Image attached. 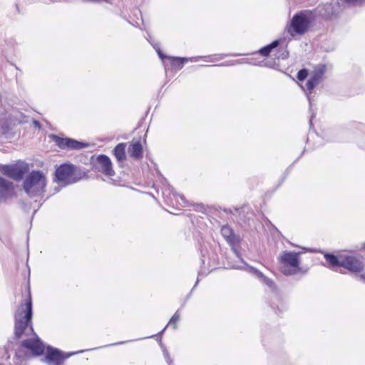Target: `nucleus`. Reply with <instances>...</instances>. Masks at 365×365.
<instances>
[{
  "label": "nucleus",
  "mask_w": 365,
  "mask_h": 365,
  "mask_svg": "<svg viewBox=\"0 0 365 365\" xmlns=\"http://www.w3.org/2000/svg\"><path fill=\"white\" fill-rule=\"evenodd\" d=\"M50 138L61 149L81 150L87 147V144L70 138H61L51 135Z\"/></svg>",
  "instance_id": "obj_8"
},
{
  "label": "nucleus",
  "mask_w": 365,
  "mask_h": 365,
  "mask_svg": "<svg viewBox=\"0 0 365 365\" xmlns=\"http://www.w3.org/2000/svg\"><path fill=\"white\" fill-rule=\"evenodd\" d=\"M250 63L253 64V65L264 66H267L269 68H272L274 64H275V62L274 61L264 62V61H262L259 62L258 63H251V62H250Z\"/></svg>",
  "instance_id": "obj_29"
},
{
  "label": "nucleus",
  "mask_w": 365,
  "mask_h": 365,
  "mask_svg": "<svg viewBox=\"0 0 365 365\" xmlns=\"http://www.w3.org/2000/svg\"><path fill=\"white\" fill-rule=\"evenodd\" d=\"M272 51V50L271 49L269 46L267 44V45L262 47L261 48H259V51H257V53H259L262 56L267 57L269 56V54L271 53Z\"/></svg>",
  "instance_id": "obj_26"
},
{
  "label": "nucleus",
  "mask_w": 365,
  "mask_h": 365,
  "mask_svg": "<svg viewBox=\"0 0 365 365\" xmlns=\"http://www.w3.org/2000/svg\"><path fill=\"white\" fill-rule=\"evenodd\" d=\"M33 317V303L30 289L28 298L22 302L14 313V338L20 339L25 333L26 329L35 335L36 338L24 340L21 347L29 350L33 356H41L44 353L45 346L42 341L34 333L31 324Z\"/></svg>",
  "instance_id": "obj_1"
},
{
  "label": "nucleus",
  "mask_w": 365,
  "mask_h": 365,
  "mask_svg": "<svg viewBox=\"0 0 365 365\" xmlns=\"http://www.w3.org/2000/svg\"><path fill=\"white\" fill-rule=\"evenodd\" d=\"M125 145L124 143H118L113 149V153L118 162H122L126 158Z\"/></svg>",
  "instance_id": "obj_15"
},
{
  "label": "nucleus",
  "mask_w": 365,
  "mask_h": 365,
  "mask_svg": "<svg viewBox=\"0 0 365 365\" xmlns=\"http://www.w3.org/2000/svg\"><path fill=\"white\" fill-rule=\"evenodd\" d=\"M93 166L96 170L101 172L106 176H113L115 175L112 162L106 155L102 154L98 155Z\"/></svg>",
  "instance_id": "obj_9"
},
{
  "label": "nucleus",
  "mask_w": 365,
  "mask_h": 365,
  "mask_svg": "<svg viewBox=\"0 0 365 365\" xmlns=\"http://www.w3.org/2000/svg\"><path fill=\"white\" fill-rule=\"evenodd\" d=\"M10 124L7 119L0 120V135H6L10 131Z\"/></svg>",
  "instance_id": "obj_23"
},
{
  "label": "nucleus",
  "mask_w": 365,
  "mask_h": 365,
  "mask_svg": "<svg viewBox=\"0 0 365 365\" xmlns=\"http://www.w3.org/2000/svg\"><path fill=\"white\" fill-rule=\"evenodd\" d=\"M76 169V167L73 164H61L55 170L53 180L58 183L63 182L66 185L76 182L78 180L72 179Z\"/></svg>",
  "instance_id": "obj_6"
},
{
  "label": "nucleus",
  "mask_w": 365,
  "mask_h": 365,
  "mask_svg": "<svg viewBox=\"0 0 365 365\" xmlns=\"http://www.w3.org/2000/svg\"><path fill=\"white\" fill-rule=\"evenodd\" d=\"M165 329H166V327L165 328H163V329L160 332H159V334H162L163 333V331L165 330Z\"/></svg>",
  "instance_id": "obj_36"
},
{
  "label": "nucleus",
  "mask_w": 365,
  "mask_h": 365,
  "mask_svg": "<svg viewBox=\"0 0 365 365\" xmlns=\"http://www.w3.org/2000/svg\"><path fill=\"white\" fill-rule=\"evenodd\" d=\"M13 192V182L0 177V198L4 200L8 198L11 196Z\"/></svg>",
  "instance_id": "obj_12"
},
{
  "label": "nucleus",
  "mask_w": 365,
  "mask_h": 365,
  "mask_svg": "<svg viewBox=\"0 0 365 365\" xmlns=\"http://www.w3.org/2000/svg\"><path fill=\"white\" fill-rule=\"evenodd\" d=\"M364 248L365 249V243L364 244Z\"/></svg>",
  "instance_id": "obj_39"
},
{
  "label": "nucleus",
  "mask_w": 365,
  "mask_h": 365,
  "mask_svg": "<svg viewBox=\"0 0 365 365\" xmlns=\"http://www.w3.org/2000/svg\"><path fill=\"white\" fill-rule=\"evenodd\" d=\"M0 171L6 176L19 181L28 171L26 165H1Z\"/></svg>",
  "instance_id": "obj_7"
},
{
  "label": "nucleus",
  "mask_w": 365,
  "mask_h": 365,
  "mask_svg": "<svg viewBox=\"0 0 365 365\" xmlns=\"http://www.w3.org/2000/svg\"><path fill=\"white\" fill-rule=\"evenodd\" d=\"M234 252L236 253V255H237V256H239V253L237 252V250H236L235 249H234Z\"/></svg>",
  "instance_id": "obj_37"
},
{
  "label": "nucleus",
  "mask_w": 365,
  "mask_h": 365,
  "mask_svg": "<svg viewBox=\"0 0 365 365\" xmlns=\"http://www.w3.org/2000/svg\"><path fill=\"white\" fill-rule=\"evenodd\" d=\"M32 123L34 124V127L40 130L41 128V123L37 120H33Z\"/></svg>",
  "instance_id": "obj_32"
},
{
  "label": "nucleus",
  "mask_w": 365,
  "mask_h": 365,
  "mask_svg": "<svg viewBox=\"0 0 365 365\" xmlns=\"http://www.w3.org/2000/svg\"><path fill=\"white\" fill-rule=\"evenodd\" d=\"M300 269V267H291L288 265L282 264L280 270L286 276H292L296 274Z\"/></svg>",
  "instance_id": "obj_21"
},
{
  "label": "nucleus",
  "mask_w": 365,
  "mask_h": 365,
  "mask_svg": "<svg viewBox=\"0 0 365 365\" xmlns=\"http://www.w3.org/2000/svg\"><path fill=\"white\" fill-rule=\"evenodd\" d=\"M342 257V255L337 257L331 253H326L324 255V258L326 259L327 262L333 267H341Z\"/></svg>",
  "instance_id": "obj_16"
},
{
  "label": "nucleus",
  "mask_w": 365,
  "mask_h": 365,
  "mask_svg": "<svg viewBox=\"0 0 365 365\" xmlns=\"http://www.w3.org/2000/svg\"><path fill=\"white\" fill-rule=\"evenodd\" d=\"M309 76V70L307 68H302L297 73V78L299 81H304Z\"/></svg>",
  "instance_id": "obj_25"
},
{
  "label": "nucleus",
  "mask_w": 365,
  "mask_h": 365,
  "mask_svg": "<svg viewBox=\"0 0 365 365\" xmlns=\"http://www.w3.org/2000/svg\"><path fill=\"white\" fill-rule=\"evenodd\" d=\"M300 252H283L279 257V260L282 264L288 265L291 267H299V255Z\"/></svg>",
  "instance_id": "obj_11"
},
{
  "label": "nucleus",
  "mask_w": 365,
  "mask_h": 365,
  "mask_svg": "<svg viewBox=\"0 0 365 365\" xmlns=\"http://www.w3.org/2000/svg\"><path fill=\"white\" fill-rule=\"evenodd\" d=\"M285 41H286V38L284 37V38L276 39V40L273 41L272 42H271L270 43H269L268 45L269 46L271 49L273 50V49L277 48L281 44H282Z\"/></svg>",
  "instance_id": "obj_27"
},
{
  "label": "nucleus",
  "mask_w": 365,
  "mask_h": 365,
  "mask_svg": "<svg viewBox=\"0 0 365 365\" xmlns=\"http://www.w3.org/2000/svg\"><path fill=\"white\" fill-rule=\"evenodd\" d=\"M250 269L259 278L262 279L263 283L265 284L267 287H269L271 289L274 288V282L271 279H269L268 277L264 276L260 271H259L258 269H257L252 267H250Z\"/></svg>",
  "instance_id": "obj_18"
},
{
  "label": "nucleus",
  "mask_w": 365,
  "mask_h": 365,
  "mask_svg": "<svg viewBox=\"0 0 365 365\" xmlns=\"http://www.w3.org/2000/svg\"><path fill=\"white\" fill-rule=\"evenodd\" d=\"M190 58L186 57H174L171 56L170 58V65L173 68H178V69H181L184 64L187 63Z\"/></svg>",
  "instance_id": "obj_17"
},
{
  "label": "nucleus",
  "mask_w": 365,
  "mask_h": 365,
  "mask_svg": "<svg viewBox=\"0 0 365 365\" xmlns=\"http://www.w3.org/2000/svg\"><path fill=\"white\" fill-rule=\"evenodd\" d=\"M314 115H312V116H311V118H310V119H309V124H310V126H312V120H313V117H314Z\"/></svg>",
  "instance_id": "obj_35"
},
{
  "label": "nucleus",
  "mask_w": 365,
  "mask_h": 365,
  "mask_svg": "<svg viewBox=\"0 0 365 365\" xmlns=\"http://www.w3.org/2000/svg\"><path fill=\"white\" fill-rule=\"evenodd\" d=\"M359 280L363 281L364 282H365V274H363L359 275Z\"/></svg>",
  "instance_id": "obj_34"
},
{
  "label": "nucleus",
  "mask_w": 365,
  "mask_h": 365,
  "mask_svg": "<svg viewBox=\"0 0 365 365\" xmlns=\"http://www.w3.org/2000/svg\"><path fill=\"white\" fill-rule=\"evenodd\" d=\"M308 100H309V103L311 104V99H310V98H309V97H308Z\"/></svg>",
  "instance_id": "obj_38"
},
{
  "label": "nucleus",
  "mask_w": 365,
  "mask_h": 365,
  "mask_svg": "<svg viewBox=\"0 0 365 365\" xmlns=\"http://www.w3.org/2000/svg\"><path fill=\"white\" fill-rule=\"evenodd\" d=\"M179 320H180V314L178 313V311H177L174 314V315L172 317V318L170 319L168 324H171L173 327V329H177L176 322H178Z\"/></svg>",
  "instance_id": "obj_28"
},
{
  "label": "nucleus",
  "mask_w": 365,
  "mask_h": 365,
  "mask_svg": "<svg viewBox=\"0 0 365 365\" xmlns=\"http://www.w3.org/2000/svg\"><path fill=\"white\" fill-rule=\"evenodd\" d=\"M314 21L315 16L312 10H302L294 14L286 26V31L290 36L288 41L297 35L302 36L308 32Z\"/></svg>",
  "instance_id": "obj_2"
},
{
  "label": "nucleus",
  "mask_w": 365,
  "mask_h": 365,
  "mask_svg": "<svg viewBox=\"0 0 365 365\" xmlns=\"http://www.w3.org/2000/svg\"><path fill=\"white\" fill-rule=\"evenodd\" d=\"M341 267L354 273L362 272L364 267L362 261L354 256H343Z\"/></svg>",
  "instance_id": "obj_10"
},
{
  "label": "nucleus",
  "mask_w": 365,
  "mask_h": 365,
  "mask_svg": "<svg viewBox=\"0 0 365 365\" xmlns=\"http://www.w3.org/2000/svg\"><path fill=\"white\" fill-rule=\"evenodd\" d=\"M76 354V352L65 353L57 348L48 346L42 361L48 365H63L65 359Z\"/></svg>",
  "instance_id": "obj_5"
},
{
  "label": "nucleus",
  "mask_w": 365,
  "mask_h": 365,
  "mask_svg": "<svg viewBox=\"0 0 365 365\" xmlns=\"http://www.w3.org/2000/svg\"><path fill=\"white\" fill-rule=\"evenodd\" d=\"M128 153L130 155L136 159L140 160L143 157V147L140 141H137L130 145Z\"/></svg>",
  "instance_id": "obj_14"
},
{
  "label": "nucleus",
  "mask_w": 365,
  "mask_h": 365,
  "mask_svg": "<svg viewBox=\"0 0 365 365\" xmlns=\"http://www.w3.org/2000/svg\"><path fill=\"white\" fill-rule=\"evenodd\" d=\"M343 9L341 2L336 0L335 3L319 4L312 11L316 20L320 18L324 21H331L336 19Z\"/></svg>",
  "instance_id": "obj_4"
},
{
  "label": "nucleus",
  "mask_w": 365,
  "mask_h": 365,
  "mask_svg": "<svg viewBox=\"0 0 365 365\" xmlns=\"http://www.w3.org/2000/svg\"><path fill=\"white\" fill-rule=\"evenodd\" d=\"M163 352L167 362L169 364V365H171L173 361L169 356L168 351L165 349H164Z\"/></svg>",
  "instance_id": "obj_31"
},
{
  "label": "nucleus",
  "mask_w": 365,
  "mask_h": 365,
  "mask_svg": "<svg viewBox=\"0 0 365 365\" xmlns=\"http://www.w3.org/2000/svg\"><path fill=\"white\" fill-rule=\"evenodd\" d=\"M153 48L155 49L159 58L162 60V61H164L165 59H168L170 60V58L171 56H168L166 54H165L163 51L160 49V44L158 43H156L155 44H153Z\"/></svg>",
  "instance_id": "obj_24"
},
{
  "label": "nucleus",
  "mask_w": 365,
  "mask_h": 365,
  "mask_svg": "<svg viewBox=\"0 0 365 365\" xmlns=\"http://www.w3.org/2000/svg\"><path fill=\"white\" fill-rule=\"evenodd\" d=\"M240 53L222 54V56H238Z\"/></svg>",
  "instance_id": "obj_33"
},
{
  "label": "nucleus",
  "mask_w": 365,
  "mask_h": 365,
  "mask_svg": "<svg viewBox=\"0 0 365 365\" xmlns=\"http://www.w3.org/2000/svg\"><path fill=\"white\" fill-rule=\"evenodd\" d=\"M319 82L320 81L311 75L305 84L307 91H308L309 93H312V91L319 85Z\"/></svg>",
  "instance_id": "obj_22"
},
{
  "label": "nucleus",
  "mask_w": 365,
  "mask_h": 365,
  "mask_svg": "<svg viewBox=\"0 0 365 365\" xmlns=\"http://www.w3.org/2000/svg\"><path fill=\"white\" fill-rule=\"evenodd\" d=\"M221 234L226 241L232 246L240 242L239 236L236 235L233 230L228 225H224L221 228Z\"/></svg>",
  "instance_id": "obj_13"
},
{
  "label": "nucleus",
  "mask_w": 365,
  "mask_h": 365,
  "mask_svg": "<svg viewBox=\"0 0 365 365\" xmlns=\"http://www.w3.org/2000/svg\"><path fill=\"white\" fill-rule=\"evenodd\" d=\"M46 178L40 170H33L24 181V191L30 197H36L41 195L45 191Z\"/></svg>",
  "instance_id": "obj_3"
},
{
  "label": "nucleus",
  "mask_w": 365,
  "mask_h": 365,
  "mask_svg": "<svg viewBox=\"0 0 365 365\" xmlns=\"http://www.w3.org/2000/svg\"><path fill=\"white\" fill-rule=\"evenodd\" d=\"M289 51L285 49L282 52L280 56L278 57V58H281L282 59H287L289 57Z\"/></svg>",
  "instance_id": "obj_30"
},
{
  "label": "nucleus",
  "mask_w": 365,
  "mask_h": 365,
  "mask_svg": "<svg viewBox=\"0 0 365 365\" xmlns=\"http://www.w3.org/2000/svg\"><path fill=\"white\" fill-rule=\"evenodd\" d=\"M244 63H250V61L248 59H238V60H230L220 64L217 65H200V66L202 67H214V66H234L236 64H241Z\"/></svg>",
  "instance_id": "obj_19"
},
{
  "label": "nucleus",
  "mask_w": 365,
  "mask_h": 365,
  "mask_svg": "<svg viewBox=\"0 0 365 365\" xmlns=\"http://www.w3.org/2000/svg\"><path fill=\"white\" fill-rule=\"evenodd\" d=\"M326 65L320 64L314 68V70L312 73V76L318 79L319 81H321L324 74L326 72Z\"/></svg>",
  "instance_id": "obj_20"
}]
</instances>
